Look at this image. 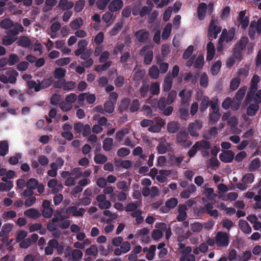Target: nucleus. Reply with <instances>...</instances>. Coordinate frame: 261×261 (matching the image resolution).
Wrapping results in <instances>:
<instances>
[{"mask_svg": "<svg viewBox=\"0 0 261 261\" xmlns=\"http://www.w3.org/2000/svg\"><path fill=\"white\" fill-rule=\"evenodd\" d=\"M83 256V252L79 249H72L68 246L64 250V256L70 261H79Z\"/></svg>", "mask_w": 261, "mask_h": 261, "instance_id": "1", "label": "nucleus"}, {"mask_svg": "<svg viewBox=\"0 0 261 261\" xmlns=\"http://www.w3.org/2000/svg\"><path fill=\"white\" fill-rule=\"evenodd\" d=\"M260 77L258 75H254L251 81V86L247 92L245 100L247 103H249L252 101V98L254 93L257 91L258 83L259 82Z\"/></svg>", "mask_w": 261, "mask_h": 261, "instance_id": "2", "label": "nucleus"}, {"mask_svg": "<svg viewBox=\"0 0 261 261\" xmlns=\"http://www.w3.org/2000/svg\"><path fill=\"white\" fill-rule=\"evenodd\" d=\"M176 142L184 148H188L192 144L189 134L186 130L180 131L177 134Z\"/></svg>", "mask_w": 261, "mask_h": 261, "instance_id": "3", "label": "nucleus"}, {"mask_svg": "<svg viewBox=\"0 0 261 261\" xmlns=\"http://www.w3.org/2000/svg\"><path fill=\"white\" fill-rule=\"evenodd\" d=\"M218 22L217 20L212 19L210 21L208 30V36L209 37H213L216 39L218 34L221 31V27L218 25Z\"/></svg>", "mask_w": 261, "mask_h": 261, "instance_id": "4", "label": "nucleus"}, {"mask_svg": "<svg viewBox=\"0 0 261 261\" xmlns=\"http://www.w3.org/2000/svg\"><path fill=\"white\" fill-rule=\"evenodd\" d=\"M215 243L219 247L227 246L229 243L228 234L224 232H218L215 238Z\"/></svg>", "mask_w": 261, "mask_h": 261, "instance_id": "5", "label": "nucleus"}, {"mask_svg": "<svg viewBox=\"0 0 261 261\" xmlns=\"http://www.w3.org/2000/svg\"><path fill=\"white\" fill-rule=\"evenodd\" d=\"M150 47L148 45H144L140 51L141 56H144V63L146 65H149L153 59V52L149 50Z\"/></svg>", "mask_w": 261, "mask_h": 261, "instance_id": "6", "label": "nucleus"}, {"mask_svg": "<svg viewBox=\"0 0 261 261\" xmlns=\"http://www.w3.org/2000/svg\"><path fill=\"white\" fill-rule=\"evenodd\" d=\"M202 127V122L198 120L190 123L188 125V130L190 135L192 137H198L199 136L198 131L201 129Z\"/></svg>", "mask_w": 261, "mask_h": 261, "instance_id": "7", "label": "nucleus"}, {"mask_svg": "<svg viewBox=\"0 0 261 261\" xmlns=\"http://www.w3.org/2000/svg\"><path fill=\"white\" fill-rule=\"evenodd\" d=\"M85 212L86 210L85 208L82 207L77 210V207L76 205L69 206L66 209V213L67 215L74 217H83Z\"/></svg>", "mask_w": 261, "mask_h": 261, "instance_id": "8", "label": "nucleus"}, {"mask_svg": "<svg viewBox=\"0 0 261 261\" xmlns=\"http://www.w3.org/2000/svg\"><path fill=\"white\" fill-rule=\"evenodd\" d=\"M106 196L104 194L98 195L96 196V200L99 202L98 207L100 209H108L111 206V203L107 199Z\"/></svg>", "mask_w": 261, "mask_h": 261, "instance_id": "9", "label": "nucleus"}, {"mask_svg": "<svg viewBox=\"0 0 261 261\" xmlns=\"http://www.w3.org/2000/svg\"><path fill=\"white\" fill-rule=\"evenodd\" d=\"M135 36L139 42L145 43L149 38V33L145 29H141L137 31Z\"/></svg>", "mask_w": 261, "mask_h": 261, "instance_id": "10", "label": "nucleus"}, {"mask_svg": "<svg viewBox=\"0 0 261 261\" xmlns=\"http://www.w3.org/2000/svg\"><path fill=\"white\" fill-rule=\"evenodd\" d=\"M234 158V153L230 150L223 151L219 154L220 160L224 163H230Z\"/></svg>", "mask_w": 261, "mask_h": 261, "instance_id": "11", "label": "nucleus"}, {"mask_svg": "<svg viewBox=\"0 0 261 261\" xmlns=\"http://www.w3.org/2000/svg\"><path fill=\"white\" fill-rule=\"evenodd\" d=\"M246 11H241L240 12L238 20L240 22L241 28L245 29L248 27L249 22V18L245 16Z\"/></svg>", "mask_w": 261, "mask_h": 261, "instance_id": "12", "label": "nucleus"}, {"mask_svg": "<svg viewBox=\"0 0 261 261\" xmlns=\"http://www.w3.org/2000/svg\"><path fill=\"white\" fill-rule=\"evenodd\" d=\"M123 6L122 0H113L109 4L108 9L111 12H116L120 10Z\"/></svg>", "mask_w": 261, "mask_h": 261, "instance_id": "13", "label": "nucleus"}, {"mask_svg": "<svg viewBox=\"0 0 261 261\" xmlns=\"http://www.w3.org/2000/svg\"><path fill=\"white\" fill-rule=\"evenodd\" d=\"M24 215L30 219H37L41 216V214L38 210L30 208L24 212Z\"/></svg>", "mask_w": 261, "mask_h": 261, "instance_id": "14", "label": "nucleus"}, {"mask_svg": "<svg viewBox=\"0 0 261 261\" xmlns=\"http://www.w3.org/2000/svg\"><path fill=\"white\" fill-rule=\"evenodd\" d=\"M12 29H9V30L6 32L8 35L12 36L14 37L20 33L24 31V28L22 25L20 24L16 23L14 24Z\"/></svg>", "mask_w": 261, "mask_h": 261, "instance_id": "15", "label": "nucleus"}, {"mask_svg": "<svg viewBox=\"0 0 261 261\" xmlns=\"http://www.w3.org/2000/svg\"><path fill=\"white\" fill-rule=\"evenodd\" d=\"M235 30L234 28H231L229 30L228 32L226 30H223L221 37L225 40L226 42L231 41L234 36Z\"/></svg>", "mask_w": 261, "mask_h": 261, "instance_id": "16", "label": "nucleus"}, {"mask_svg": "<svg viewBox=\"0 0 261 261\" xmlns=\"http://www.w3.org/2000/svg\"><path fill=\"white\" fill-rule=\"evenodd\" d=\"M58 246V241L51 239L48 242V245L45 248V254L47 255H51L54 252V248Z\"/></svg>", "mask_w": 261, "mask_h": 261, "instance_id": "17", "label": "nucleus"}, {"mask_svg": "<svg viewBox=\"0 0 261 261\" xmlns=\"http://www.w3.org/2000/svg\"><path fill=\"white\" fill-rule=\"evenodd\" d=\"M206 10L207 5L205 3H201L199 4L197 8V15L199 20H201L204 19Z\"/></svg>", "mask_w": 261, "mask_h": 261, "instance_id": "18", "label": "nucleus"}, {"mask_svg": "<svg viewBox=\"0 0 261 261\" xmlns=\"http://www.w3.org/2000/svg\"><path fill=\"white\" fill-rule=\"evenodd\" d=\"M215 53V48L214 44L212 42H209L207 44V55L206 60L211 61L214 58Z\"/></svg>", "mask_w": 261, "mask_h": 261, "instance_id": "19", "label": "nucleus"}, {"mask_svg": "<svg viewBox=\"0 0 261 261\" xmlns=\"http://www.w3.org/2000/svg\"><path fill=\"white\" fill-rule=\"evenodd\" d=\"M17 44L18 46L23 47H29L31 45V42L29 37L26 36H20Z\"/></svg>", "mask_w": 261, "mask_h": 261, "instance_id": "20", "label": "nucleus"}, {"mask_svg": "<svg viewBox=\"0 0 261 261\" xmlns=\"http://www.w3.org/2000/svg\"><path fill=\"white\" fill-rule=\"evenodd\" d=\"M74 6V3L68 0H60L58 7L63 11L68 10Z\"/></svg>", "mask_w": 261, "mask_h": 261, "instance_id": "21", "label": "nucleus"}, {"mask_svg": "<svg viewBox=\"0 0 261 261\" xmlns=\"http://www.w3.org/2000/svg\"><path fill=\"white\" fill-rule=\"evenodd\" d=\"M9 76L8 77V82L11 84H15L16 81V77L18 75V73L15 70L9 69L6 73Z\"/></svg>", "mask_w": 261, "mask_h": 261, "instance_id": "22", "label": "nucleus"}, {"mask_svg": "<svg viewBox=\"0 0 261 261\" xmlns=\"http://www.w3.org/2000/svg\"><path fill=\"white\" fill-rule=\"evenodd\" d=\"M172 77L170 74H168L164 80L163 90L167 92L170 91L172 88Z\"/></svg>", "mask_w": 261, "mask_h": 261, "instance_id": "23", "label": "nucleus"}, {"mask_svg": "<svg viewBox=\"0 0 261 261\" xmlns=\"http://www.w3.org/2000/svg\"><path fill=\"white\" fill-rule=\"evenodd\" d=\"M123 21L122 20L117 22L115 25L113 27L112 30L109 32V34L111 36H115L119 33L120 31L123 27Z\"/></svg>", "mask_w": 261, "mask_h": 261, "instance_id": "24", "label": "nucleus"}, {"mask_svg": "<svg viewBox=\"0 0 261 261\" xmlns=\"http://www.w3.org/2000/svg\"><path fill=\"white\" fill-rule=\"evenodd\" d=\"M13 21L10 18H4L0 21V27L2 29L8 30L14 26Z\"/></svg>", "mask_w": 261, "mask_h": 261, "instance_id": "25", "label": "nucleus"}, {"mask_svg": "<svg viewBox=\"0 0 261 261\" xmlns=\"http://www.w3.org/2000/svg\"><path fill=\"white\" fill-rule=\"evenodd\" d=\"M149 92L152 95H158L160 92V84L158 82H152L149 86Z\"/></svg>", "mask_w": 261, "mask_h": 261, "instance_id": "26", "label": "nucleus"}, {"mask_svg": "<svg viewBox=\"0 0 261 261\" xmlns=\"http://www.w3.org/2000/svg\"><path fill=\"white\" fill-rule=\"evenodd\" d=\"M210 103V99L207 96H203L200 104V111L203 113L208 108Z\"/></svg>", "mask_w": 261, "mask_h": 261, "instance_id": "27", "label": "nucleus"}, {"mask_svg": "<svg viewBox=\"0 0 261 261\" xmlns=\"http://www.w3.org/2000/svg\"><path fill=\"white\" fill-rule=\"evenodd\" d=\"M172 30V24L168 23L164 28L162 37L163 40H167L170 36Z\"/></svg>", "mask_w": 261, "mask_h": 261, "instance_id": "28", "label": "nucleus"}, {"mask_svg": "<svg viewBox=\"0 0 261 261\" xmlns=\"http://www.w3.org/2000/svg\"><path fill=\"white\" fill-rule=\"evenodd\" d=\"M9 144L6 140L0 142V155L5 156L8 152Z\"/></svg>", "mask_w": 261, "mask_h": 261, "instance_id": "29", "label": "nucleus"}, {"mask_svg": "<svg viewBox=\"0 0 261 261\" xmlns=\"http://www.w3.org/2000/svg\"><path fill=\"white\" fill-rule=\"evenodd\" d=\"M66 70L61 67L56 68L54 72V76L56 79L60 80L65 76Z\"/></svg>", "mask_w": 261, "mask_h": 261, "instance_id": "30", "label": "nucleus"}, {"mask_svg": "<svg viewBox=\"0 0 261 261\" xmlns=\"http://www.w3.org/2000/svg\"><path fill=\"white\" fill-rule=\"evenodd\" d=\"M259 109V106L258 104L254 103L250 104L247 109V114L250 116H253L255 115L256 112Z\"/></svg>", "mask_w": 261, "mask_h": 261, "instance_id": "31", "label": "nucleus"}, {"mask_svg": "<svg viewBox=\"0 0 261 261\" xmlns=\"http://www.w3.org/2000/svg\"><path fill=\"white\" fill-rule=\"evenodd\" d=\"M66 216L62 215V212L60 210H56L54 214V217L51 219L53 222H58L60 220L67 218Z\"/></svg>", "mask_w": 261, "mask_h": 261, "instance_id": "32", "label": "nucleus"}, {"mask_svg": "<svg viewBox=\"0 0 261 261\" xmlns=\"http://www.w3.org/2000/svg\"><path fill=\"white\" fill-rule=\"evenodd\" d=\"M169 162L172 165L179 166L184 160V156L176 157L174 154H169Z\"/></svg>", "mask_w": 261, "mask_h": 261, "instance_id": "33", "label": "nucleus"}, {"mask_svg": "<svg viewBox=\"0 0 261 261\" xmlns=\"http://www.w3.org/2000/svg\"><path fill=\"white\" fill-rule=\"evenodd\" d=\"M260 166V162L259 159L258 158H255L251 161L249 166V170L250 171H254L259 169Z\"/></svg>", "mask_w": 261, "mask_h": 261, "instance_id": "34", "label": "nucleus"}, {"mask_svg": "<svg viewBox=\"0 0 261 261\" xmlns=\"http://www.w3.org/2000/svg\"><path fill=\"white\" fill-rule=\"evenodd\" d=\"M140 107V102L138 99H133L132 102H130V104L129 107V110L131 113H134L137 112Z\"/></svg>", "mask_w": 261, "mask_h": 261, "instance_id": "35", "label": "nucleus"}, {"mask_svg": "<svg viewBox=\"0 0 261 261\" xmlns=\"http://www.w3.org/2000/svg\"><path fill=\"white\" fill-rule=\"evenodd\" d=\"M249 39L247 37L243 36L240 40L238 43L236 45L235 48L243 50L246 47L247 44L248 43Z\"/></svg>", "mask_w": 261, "mask_h": 261, "instance_id": "36", "label": "nucleus"}, {"mask_svg": "<svg viewBox=\"0 0 261 261\" xmlns=\"http://www.w3.org/2000/svg\"><path fill=\"white\" fill-rule=\"evenodd\" d=\"M149 91V85L146 83H143L139 89V92L141 97L143 98L147 97Z\"/></svg>", "mask_w": 261, "mask_h": 261, "instance_id": "37", "label": "nucleus"}, {"mask_svg": "<svg viewBox=\"0 0 261 261\" xmlns=\"http://www.w3.org/2000/svg\"><path fill=\"white\" fill-rule=\"evenodd\" d=\"M195 144L197 145L198 149L202 148L207 150L210 149L211 147L210 142L205 140H201L197 141Z\"/></svg>", "mask_w": 261, "mask_h": 261, "instance_id": "38", "label": "nucleus"}, {"mask_svg": "<svg viewBox=\"0 0 261 261\" xmlns=\"http://www.w3.org/2000/svg\"><path fill=\"white\" fill-rule=\"evenodd\" d=\"M83 24V20L81 18H76L72 21L70 23V26L72 30H76L80 28Z\"/></svg>", "mask_w": 261, "mask_h": 261, "instance_id": "39", "label": "nucleus"}, {"mask_svg": "<svg viewBox=\"0 0 261 261\" xmlns=\"http://www.w3.org/2000/svg\"><path fill=\"white\" fill-rule=\"evenodd\" d=\"M220 116L219 111H212L209 115L210 122L213 124H215L220 119Z\"/></svg>", "mask_w": 261, "mask_h": 261, "instance_id": "40", "label": "nucleus"}, {"mask_svg": "<svg viewBox=\"0 0 261 261\" xmlns=\"http://www.w3.org/2000/svg\"><path fill=\"white\" fill-rule=\"evenodd\" d=\"M39 83V84L41 85V89H45L50 86L54 82L52 77H50L47 79H44L41 82L39 80L37 81Z\"/></svg>", "mask_w": 261, "mask_h": 261, "instance_id": "41", "label": "nucleus"}, {"mask_svg": "<svg viewBox=\"0 0 261 261\" xmlns=\"http://www.w3.org/2000/svg\"><path fill=\"white\" fill-rule=\"evenodd\" d=\"M160 73L159 69L157 66L153 65L149 71V75L153 79L158 78Z\"/></svg>", "mask_w": 261, "mask_h": 261, "instance_id": "42", "label": "nucleus"}, {"mask_svg": "<svg viewBox=\"0 0 261 261\" xmlns=\"http://www.w3.org/2000/svg\"><path fill=\"white\" fill-rule=\"evenodd\" d=\"M17 39V37H14L9 35L5 36L2 40V44L5 46L12 44Z\"/></svg>", "mask_w": 261, "mask_h": 261, "instance_id": "43", "label": "nucleus"}, {"mask_svg": "<svg viewBox=\"0 0 261 261\" xmlns=\"http://www.w3.org/2000/svg\"><path fill=\"white\" fill-rule=\"evenodd\" d=\"M113 140L111 138H107L103 141V149L104 150L109 151L112 149Z\"/></svg>", "mask_w": 261, "mask_h": 261, "instance_id": "44", "label": "nucleus"}, {"mask_svg": "<svg viewBox=\"0 0 261 261\" xmlns=\"http://www.w3.org/2000/svg\"><path fill=\"white\" fill-rule=\"evenodd\" d=\"M154 100L156 102L157 108H158L159 110L162 111L165 109L166 104L167 103L165 97H161L159 100L154 99Z\"/></svg>", "mask_w": 261, "mask_h": 261, "instance_id": "45", "label": "nucleus"}, {"mask_svg": "<svg viewBox=\"0 0 261 261\" xmlns=\"http://www.w3.org/2000/svg\"><path fill=\"white\" fill-rule=\"evenodd\" d=\"M179 124L175 122H171L167 125V130L170 133H176L179 129Z\"/></svg>", "mask_w": 261, "mask_h": 261, "instance_id": "46", "label": "nucleus"}, {"mask_svg": "<svg viewBox=\"0 0 261 261\" xmlns=\"http://www.w3.org/2000/svg\"><path fill=\"white\" fill-rule=\"evenodd\" d=\"M111 100L106 101L103 105L104 110L108 113H112L115 109V105Z\"/></svg>", "mask_w": 261, "mask_h": 261, "instance_id": "47", "label": "nucleus"}, {"mask_svg": "<svg viewBox=\"0 0 261 261\" xmlns=\"http://www.w3.org/2000/svg\"><path fill=\"white\" fill-rule=\"evenodd\" d=\"M107 157L102 154H96L94 158V161L96 164H103L107 161Z\"/></svg>", "mask_w": 261, "mask_h": 261, "instance_id": "48", "label": "nucleus"}, {"mask_svg": "<svg viewBox=\"0 0 261 261\" xmlns=\"http://www.w3.org/2000/svg\"><path fill=\"white\" fill-rule=\"evenodd\" d=\"M218 134V129L217 127L213 126L210 128L208 131V134H204L203 137L206 140H210L212 137H215Z\"/></svg>", "mask_w": 261, "mask_h": 261, "instance_id": "49", "label": "nucleus"}, {"mask_svg": "<svg viewBox=\"0 0 261 261\" xmlns=\"http://www.w3.org/2000/svg\"><path fill=\"white\" fill-rule=\"evenodd\" d=\"M247 90V87L244 86L243 87H241L237 92L234 98L240 101L241 102V100L244 98L246 91Z\"/></svg>", "mask_w": 261, "mask_h": 261, "instance_id": "50", "label": "nucleus"}, {"mask_svg": "<svg viewBox=\"0 0 261 261\" xmlns=\"http://www.w3.org/2000/svg\"><path fill=\"white\" fill-rule=\"evenodd\" d=\"M130 104V99L128 98H125L121 101L120 109L122 111H125L128 110Z\"/></svg>", "mask_w": 261, "mask_h": 261, "instance_id": "51", "label": "nucleus"}, {"mask_svg": "<svg viewBox=\"0 0 261 261\" xmlns=\"http://www.w3.org/2000/svg\"><path fill=\"white\" fill-rule=\"evenodd\" d=\"M153 7V4L151 3L149 6H143L141 10L140 16L144 17L149 14L152 11Z\"/></svg>", "mask_w": 261, "mask_h": 261, "instance_id": "52", "label": "nucleus"}, {"mask_svg": "<svg viewBox=\"0 0 261 261\" xmlns=\"http://www.w3.org/2000/svg\"><path fill=\"white\" fill-rule=\"evenodd\" d=\"M204 64V57L203 55H199L194 63V66L196 69L202 68Z\"/></svg>", "mask_w": 261, "mask_h": 261, "instance_id": "53", "label": "nucleus"}, {"mask_svg": "<svg viewBox=\"0 0 261 261\" xmlns=\"http://www.w3.org/2000/svg\"><path fill=\"white\" fill-rule=\"evenodd\" d=\"M98 248L96 245H92L90 248H87L85 251V255L96 256L98 253Z\"/></svg>", "mask_w": 261, "mask_h": 261, "instance_id": "54", "label": "nucleus"}, {"mask_svg": "<svg viewBox=\"0 0 261 261\" xmlns=\"http://www.w3.org/2000/svg\"><path fill=\"white\" fill-rule=\"evenodd\" d=\"M221 67V62L219 60L216 62L211 67L212 74L213 75H217Z\"/></svg>", "mask_w": 261, "mask_h": 261, "instance_id": "55", "label": "nucleus"}, {"mask_svg": "<svg viewBox=\"0 0 261 261\" xmlns=\"http://www.w3.org/2000/svg\"><path fill=\"white\" fill-rule=\"evenodd\" d=\"M129 133L128 129L127 128H123L120 130L118 131L116 133V139L120 142L123 137L126 134Z\"/></svg>", "mask_w": 261, "mask_h": 261, "instance_id": "56", "label": "nucleus"}, {"mask_svg": "<svg viewBox=\"0 0 261 261\" xmlns=\"http://www.w3.org/2000/svg\"><path fill=\"white\" fill-rule=\"evenodd\" d=\"M156 250V246L155 245H151L149 247V250L146 254V258L149 260L153 259L155 255V251Z\"/></svg>", "mask_w": 261, "mask_h": 261, "instance_id": "57", "label": "nucleus"}, {"mask_svg": "<svg viewBox=\"0 0 261 261\" xmlns=\"http://www.w3.org/2000/svg\"><path fill=\"white\" fill-rule=\"evenodd\" d=\"M204 194L210 200L214 199L217 196V195L214 193L213 189L211 188H205Z\"/></svg>", "mask_w": 261, "mask_h": 261, "instance_id": "58", "label": "nucleus"}, {"mask_svg": "<svg viewBox=\"0 0 261 261\" xmlns=\"http://www.w3.org/2000/svg\"><path fill=\"white\" fill-rule=\"evenodd\" d=\"M38 185V180L34 178H31L28 180L26 187L27 188L32 189L35 190L37 188Z\"/></svg>", "mask_w": 261, "mask_h": 261, "instance_id": "59", "label": "nucleus"}, {"mask_svg": "<svg viewBox=\"0 0 261 261\" xmlns=\"http://www.w3.org/2000/svg\"><path fill=\"white\" fill-rule=\"evenodd\" d=\"M19 58L18 56L15 54H10L9 55L8 61V65L10 66H13L15 64L17 63L19 61Z\"/></svg>", "mask_w": 261, "mask_h": 261, "instance_id": "60", "label": "nucleus"}, {"mask_svg": "<svg viewBox=\"0 0 261 261\" xmlns=\"http://www.w3.org/2000/svg\"><path fill=\"white\" fill-rule=\"evenodd\" d=\"M93 119L95 120H98V124L100 126H105L107 124L108 119L106 117L102 116L100 117L99 114H95L93 116Z\"/></svg>", "mask_w": 261, "mask_h": 261, "instance_id": "61", "label": "nucleus"}, {"mask_svg": "<svg viewBox=\"0 0 261 261\" xmlns=\"http://www.w3.org/2000/svg\"><path fill=\"white\" fill-rule=\"evenodd\" d=\"M254 176L252 173L245 174L242 178L244 184H251L254 181Z\"/></svg>", "mask_w": 261, "mask_h": 261, "instance_id": "62", "label": "nucleus"}, {"mask_svg": "<svg viewBox=\"0 0 261 261\" xmlns=\"http://www.w3.org/2000/svg\"><path fill=\"white\" fill-rule=\"evenodd\" d=\"M28 86L30 89H34L35 92H38L41 89V85L37 84L34 81L31 80L28 81Z\"/></svg>", "mask_w": 261, "mask_h": 261, "instance_id": "63", "label": "nucleus"}, {"mask_svg": "<svg viewBox=\"0 0 261 261\" xmlns=\"http://www.w3.org/2000/svg\"><path fill=\"white\" fill-rule=\"evenodd\" d=\"M208 84V79L207 74L203 73L200 78V85L203 88H206Z\"/></svg>", "mask_w": 261, "mask_h": 261, "instance_id": "64", "label": "nucleus"}]
</instances>
